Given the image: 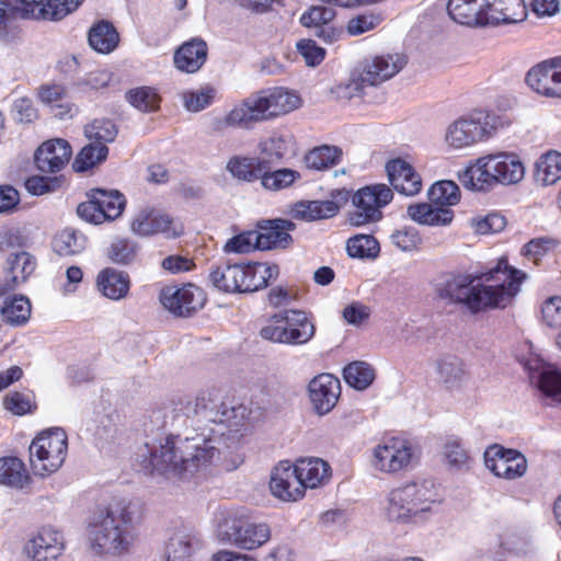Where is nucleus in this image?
Returning <instances> with one entry per match:
<instances>
[{
  "instance_id": "obj_12",
  "label": "nucleus",
  "mask_w": 561,
  "mask_h": 561,
  "mask_svg": "<svg viewBox=\"0 0 561 561\" xmlns=\"http://www.w3.org/2000/svg\"><path fill=\"white\" fill-rule=\"evenodd\" d=\"M88 199L81 202L77 213L83 220L101 225L118 218L125 209L126 198L118 191L92 188L87 193Z\"/></svg>"
},
{
  "instance_id": "obj_44",
  "label": "nucleus",
  "mask_w": 561,
  "mask_h": 561,
  "mask_svg": "<svg viewBox=\"0 0 561 561\" xmlns=\"http://www.w3.org/2000/svg\"><path fill=\"white\" fill-rule=\"evenodd\" d=\"M108 156V147L90 141L76 156L72 168L76 172H85L101 164Z\"/></svg>"
},
{
  "instance_id": "obj_21",
  "label": "nucleus",
  "mask_w": 561,
  "mask_h": 561,
  "mask_svg": "<svg viewBox=\"0 0 561 561\" xmlns=\"http://www.w3.org/2000/svg\"><path fill=\"white\" fill-rule=\"evenodd\" d=\"M341 392V381L332 374H319L308 383L309 400L318 415L331 412L336 407Z\"/></svg>"
},
{
  "instance_id": "obj_22",
  "label": "nucleus",
  "mask_w": 561,
  "mask_h": 561,
  "mask_svg": "<svg viewBox=\"0 0 561 561\" xmlns=\"http://www.w3.org/2000/svg\"><path fill=\"white\" fill-rule=\"evenodd\" d=\"M72 156L70 144L61 138L44 141L34 153V163L43 173H58L69 163Z\"/></svg>"
},
{
  "instance_id": "obj_31",
  "label": "nucleus",
  "mask_w": 561,
  "mask_h": 561,
  "mask_svg": "<svg viewBox=\"0 0 561 561\" xmlns=\"http://www.w3.org/2000/svg\"><path fill=\"white\" fill-rule=\"evenodd\" d=\"M488 26L523 22L527 16L524 0H486Z\"/></svg>"
},
{
  "instance_id": "obj_53",
  "label": "nucleus",
  "mask_w": 561,
  "mask_h": 561,
  "mask_svg": "<svg viewBox=\"0 0 561 561\" xmlns=\"http://www.w3.org/2000/svg\"><path fill=\"white\" fill-rule=\"evenodd\" d=\"M3 407L14 415H25L33 413L36 409L35 396L32 391L20 392L11 391L3 398Z\"/></svg>"
},
{
  "instance_id": "obj_24",
  "label": "nucleus",
  "mask_w": 561,
  "mask_h": 561,
  "mask_svg": "<svg viewBox=\"0 0 561 561\" xmlns=\"http://www.w3.org/2000/svg\"><path fill=\"white\" fill-rule=\"evenodd\" d=\"M386 171L392 187L407 196L417 195L423 188L421 175L414 167L402 158H394L386 163Z\"/></svg>"
},
{
  "instance_id": "obj_58",
  "label": "nucleus",
  "mask_w": 561,
  "mask_h": 561,
  "mask_svg": "<svg viewBox=\"0 0 561 561\" xmlns=\"http://www.w3.org/2000/svg\"><path fill=\"white\" fill-rule=\"evenodd\" d=\"M539 390L552 401L561 402V373L558 369H545L538 380Z\"/></svg>"
},
{
  "instance_id": "obj_52",
  "label": "nucleus",
  "mask_w": 561,
  "mask_h": 561,
  "mask_svg": "<svg viewBox=\"0 0 561 561\" xmlns=\"http://www.w3.org/2000/svg\"><path fill=\"white\" fill-rule=\"evenodd\" d=\"M346 250L352 257H376L380 247L377 239L371 234H356L346 242Z\"/></svg>"
},
{
  "instance_id": "obj_43",
  "label": "nucleus",
  "mask_w": 561,
  "mask_h": 561,
  "mask_svg": "<svg viewBox=\"0 0 561 561\" xmlns=\"http://www.w3.org/2000/svg\"><path fill=\"white\" fill-rule=\"evenodd\" d=\"M342 150L335 146L323 145L310 150L305 162L308 169L323 171L337 165L341 161Z\"/></svg>"
},
{
  "instance_id": "obj_27",
  "label": "nucleus",
  "mask_w": 561,
  "mask_h": 561,
  "mask_svg": "<svg viewBox=\"0 0 561 561\" xmlns=\"http://www.w3.org/2000/svg\"><path fill=\"white\" fill-rule=\"evenodd\" d=\"M407 65L402 54L382 55L367 64L362 73V82L377 85L397 75Z\"/></svg>"
},
{
  "instance_id": "obj_47",
  "label": "nucleus",
  "mask_w": 561,
  "mask_h": 561,
  "mask_svg": "<svg viewBox=\"0 0 561 561\" xmlns=\"http://www.w3.org/2000/svg\"><path fill=\"white\" fill-rule=\"evenodd\" d=\"M273 164L266 162V168L260 179L261 185L270 191H279L293 185L300 179V173L293 169H278L273 171Z\"/></svg>"
},
{
  "instance_id": "obj_35",
  "label": "nucleus",
  "mask_w": 561,
  "mask_h": 561,
  "mask_svg": "<svg viewBox=\"0 0 561 561\" xmlns=\"http://www.w3.org/2000/svg\"><path fill=\"white\" fill-rule=\"evenodd\" d=\"M266 161L259 157L232 156L226 165L233 179L241 182L253 183L261 179Z\"/></svg>"
},
{
  "instance_id": "obj_46",
  "label": "nucleus",
  "mask_w": 561,
  "mask_h": 561,
  "mask_svg": "<svg viewBox=\"0 0 561 561\" xmlns=\"http://www.w3.org/2000/svg\"><path fill=\"white\" fill-rule=\"evenodd\" d=\"M31 301L24 296L7 299L1 308L3 320L11 325H23L31 317Z\"/></svg>"
},
{
  "instance_id": "obj_17",
  "label": "nucleus",
  "mask_w": 561,
  "mask_h": 561,
  "mask_svg": "<svg viewBox=\"0 0 561 561\" xmlns=\"http://www.w3.org/2000/svg\"><path fill=\"white\" fill-rule=\"evenodd\" d=\"M486 468L497 478L514 480L525 474L527 460L517 449L494 444L484 451Z\"/></svg>"
},
{
  "instance_id": "obj_3",
  "label": "nucleus",
  "mask_w": 561,
  "mask_h": 561,
  "mask_svg": "<svg viewBox=\"0 0 561 561\" xmlns=\"http://www.w3.org/2000/svg\"><path fill=\"white\" fill-rule=\"evenodd\" d=\"M191 440L181 439L179 435H168L149 453L146 468L150 473H172L178 477L206 468L218 450L209 444L210 439L205 438L203 446L190 445Z\"/></svg>"
},
{
  "instance_id": "obj_9",
  "label": "nucleus",
  "mask_w": 561,
  "mask_h": 561,
  "mask_svg": "<svg viewBox=\"0 0 561 561\" xmlns=\"http://www.w3.org/2000/svg\"><path fill=\"white\" fill-rule=\"evenodd\" d=\"M68 437L62 428L54 427L38 433L28 447L30 465L41 477L56 472L65 462Z\"/></svg>"
},
{
  "instance_id": "obj_6",
  "label": "nucleus",
  "mask_w": 561,
  "mask_h": 561,
  "mask_svg": "<svg viewBox=\"0 0 561 561\" xmlns=\"http://www.w3.org/2000/svg\"><path fill=\"white\" fill-rule=\"evenodd\" d=\"M278 266L266 263L230 264L213 266L209 280L215 288L228 294L253 293L265 288L278 276Z\"/></svg>"
},
{
  "instance_id": "obj_38",
  "label": "nucleus",
  "mask_w": 561,
  "mask_h": 561,
  "mask_svg": "<svg viewBox=\"0 0 561 561\" xmlns=\"http://www.w3.org/2000/svg\"><path fill=\"white\" fill-rule=\"evenodd\" d=\"M39 100L49 105L58 118L71 116L73 104L68 101L67 89L62 84H44L38 89Z\"/></svg>"
},
{
  "instance_id": "obj_54",
  "label": "nucleus",
  "mask_w": 561,
  "mask_h": 561,
  "mask_svg": "<svg viewBox=\"0 0 561 561\" xmlns=\"http://www.w3.org/2000/svg\"><path fill=\"white\" fill-rule=\"evenodd\" d=\"M438 375L448 387L459 385L467 371L463 362L456 356H447L438 362Z\"/></svg>"
},
{
  "instance_id": "obj_51",
  "label": "nucleus",
  "mask_w": 561,
  "mask_h": 561,
  "mask_svg": "<svg viewBox=\"0 0 561 561\" xmlns=\"http://www.w3.org/2000/svg\"><path fill=\"white\" fill-rule=\"evenodd\" d=\"M8 263L14 285L26 282L36 268L35 257L25 251L12 254Z\"/></svg>"
},
{
  "instance_id": "obj_37",
  "label": "nucleus",
  "mask_w": 561,
  "mask_h": 561,
  "mask_svg": "<svg viewBox=\"0 0 561 561\" xmlns=\"http://www.w3.org/2000/svg\"><path fill=\"white\" fill-rule=\"evenodd\" d=\"M31 476L25 463L18 457H0V484L22 489L28 484Z\"/></svg>"
},
{
  "instance_id": "obj_10",
  "label": "nucleus",
  "mask_w": 561,
  "mask_h": 561,
  "mask_svg": "<svg viewBox=\"0 0 561 561\" xmlns=\"http://www.w3.org/2000/svg\"><path fill=\"white\" fill-rule=\"evenodd\" d=\"M182 405L187 417L198 416L210 423H226L236 419L238 414L249 421L256 419L251 416L252 410L243 404L228 405L221 391L216 388L199 391L194 398H187Z\"/></svg>"
},
{
  "instance_id": "obj_13",
  "label": "nucleus",
  "mask_w": 561,
  "mask_h": 561,
  "mask_svg": "<svg viewBox=\"0 0 561 561\" xmlns=\"http://www.w3.org/2000/svg\"><path fill=\"white\" fill-rule=\"evenodd\" d=\"M351 196L354 210L350 213V222L359 227L382 218L381 208L393 199V192L386 184H373L359 188Z\"/></svg>"
},
{
  "instance_id": "obj_2",
  "label": "nucleus",
  "mask_w": 561,
  "mask_h": 561,
  "mask_svg": "<svg viewBox=\"0 0 561 561\" xmlns=\"http://www.w3.org/2000/svg\"><path fill=\"white\" fill-rule=\"evenodd\" d=\"M300 104V96L286 88L262 89L234 105L222 118V124L226 127L251 129L257 123L295 111Z\"/></svg>"
},
{
  "instance_id": "obj_36",
  "label": "nucleus",
  "mask_w": 561,
  "mask_h": 561,
  "mask_svg": "<svg viewBox=\"0 0 561 561\" xmlns=\"http://www.w3.org/2000/svg\"><path fill=\"white\" fill-rule=\"evenodd\" d=\"M88 41L95 51L110 54L118 46L119 34L111 22L102 20L90 28Z\"/></svg>"
},
{
  "instance_id": "obj_11",
  "label": "nucleus",
  "mask_w": 561,
  "mask_h": 561,
  "mask_svg": "<svg viewBox=\"0 0 561 561\" xmlns=\"http://www.w3.org/2000/svg\"><path fill=\"white\" fill-rule=\"evenodd\" d=\"M219 537L244 550H254L271 539V528L265 523H253L245 515L227 516L219 525Z\"/></svg>"
},
{
  "instance_id": "obj_62",
  "label": "nucleus",
  "mask_w": 561,
  "mask_h": 561,
  "mask_svg": "<svg viewBox=\"0 0 561 561\" xmlns=\"http://www.w3.org/2000/svg\"><path fill=\"white\" fill-rule=\"evenodd\" d=\"M445 457L448 463L456 469L468 468L471 458L458 440H450L445 445Z\"/></svg>"
},
{
  "instance_id": "obj_19",
  "label": "nucleus",
  "mask_w": 561,
  "mask_h": 561,
  "mask_svg": "<svg viewBox=\"0 0 561 561\" xmlns=\"http://www.w3.org/2000/svg\"><path fill=\"white\" fill-rule=\"evenodd\" d=\"M130 229L140 237L163 234L165 238L175 239L184 233L182 224L175 222L169 215L153 208L138 211L131 220Z\"/></svg>"
},
{
  "instance_id": "obj_55",
  "label": "nucleus",
  "mask_w": 561,
  "mask_h": 561,
  "mask_svg": "<svg viewBox=\"0 0 561 561\" xmlns=\"http://www.w3.org/2000/svg\"><path fill=\"white\" fill-rule=\"evenodd\" d=\"M216 94V89L206 84L199 90H188L183 92L182 99L187 111L199 112L213 104Z\"/></svg>"
},
{
  "instance_id": "obj_49",
  "label": "nucleus",
  "mask_w": 561,
  "mask_h": 561,
  "mask_svg": "<svg viewBox=\"0 0 561 561\" xmlns=\"http://www.w3.org/2000/svg\"><path fill=\"white\" fill-rule=\"evenodd\" d=\"M346 383L357 390L368 388L375 379V370L365 362H353L343 370Z\"/></svg>"
},
{
  "instance_id": "obj_7",
  "label": "nucleus",
  "mask_w": 561,
  "mask_h": 561,
  "mask_svg": "<svg viewBox=\"0 0 561 561\" xmlns=\"http://www.w3.org/2000/svg\"><path fill=\"white\" fill-rule=\"evenodd\" d=\"M135 539L131 516L126 508H123L118 515L107 511L90 531L91 548L98 554L126 553Z\"/></svg>"
},
{
  "instance_id": "obj_23",
  "label": "nucleus",
  "mask_w": 561,
  "mask_h": 561,
  "mask_svg": "<svg viewBox=\"0 0 561 561\" xmlns=\"http://www.w3.org/2000/svg\"><path fill=\"white\" fill-rule=\"evenodd\" d=\"M64 548L62 534L51 527H42L25 546L26 553L33 561L56 560Z\"/></svg>"
},
{
  "instance_id": "obj_26",
  "label": "nucleus",
  "mask_w": 561,
  "mask_h": 561,
  "mask_svg": "<svg viewBox=\"0 0 561 561\" xmlns=\"http://www.w3.org/2000/svg\"><path fill=\"white\" fill-rule=\"evenodd\" d=\"M553 57L546 59L533 68L526 75V83L528 87L536 91L538 94L548 98H560L561 89L558 88L561 84V80H557V69H554Z\"/></svg>"
},
{
  "instance_id": "obj_1",
  "label": "nucleus",
  "mask_w": 561,
  "mask_h": 561,
  "mask_svg": "<svg viewBox=\"0 0 561 561\" xmlns=\"http://www.w3.org/2000/svg\"><path fill=\"white\" fill-rule=\"evenodd\" d=\"M526 274L500 259L496 266L481 274H453L439 290L442 297L463 304L471 312L504 309L520 290Z\"/></svg>"
},
{
  "instance_id": "obj_16",
  "label": "nucleus",
  "mask_w": 561,
  "mask_h": 561,
  "mask_svg": "<svg viewBox=\"0 0 561 561\" xmlns=\"http://www.w3.org/2000/svg\"><path fill=\"white\" fill-rule=\"evenodd\" d=\"M374 467L381 472L397 473L408 469L414 450L410 440L399 436L383 438L374 448Z\"/></svg>"
},
{
  "instance_id": "obj_5",
  "label": "nucleus",
  "mask_w": 561,
  "mask_h": 561,
  "mask_svg": "<svg viewBox=\"0 0 561 561\" xmlns=\"http://www.w3.org/2000/svg\"><path fill=\"white\" fill-rule=\"evenodd\" d=\"M524 174L525 168L517 154L496 152L476 159L459 174V180L467 188L486 191L496 184H516Z\"/></svg>"
},
{
  "instance_id": "obj_18",
  "label": "nucleus",
  "mask_w": 561,
  "mask_h": 561,
  "mask_svg": "<svg viewBox=\"0 0 561 561\" xmlns=\"http://www.w3.org/2000/svg\"><path fill=\"white\" fill-rule=\"evenodd\" d=\"M331 199L325 201H299L290 209L294 219L316 221L329 219L337 215L341 207L351 198V191L336 188L330 193Z\"/></svg>"
},
{
  "instance_id": "obj_57",
  "label": "nucleus",
  "mask_w": 561,
  "mask_h": 561,
  "mask_svg": "<svg viewBox=\"0 0 561 561\" xmlns=\"http://www.w3.org/2000/svg\"><path fill=\"white\" fill-rule=\"evenodd\" d=\"M559 245V241L551 237L534 238L522 249L523 255L533 260L535 263L550 253H553Z\"/></svg>"
},
{
  "instance_id": "obj_14",
  "label": "nucleus",
  "mask_w": 561,
  "mask_h": 561,
  "mask_svg": "<svg viewBox=\"0 0 561 561\" xmlns=\"http://www.w3.org/2000/svg\"><path fill=\"white\" fill-rule=\"evenodd\" d=\"M502 126L501 118L493 113L484 114L482 119L460 118L448 127L446 141L450 147L461 149L489 138Z\"/></svg>"
},
{
  "instance_id": "obj_59",
  "label": "nucleus",
  "mask_w": 561,
  "mask_h": 561,
  "mask_svg": "<svg viewBox=\"0 0 561 561\" xmlns=\"http://www.w3.org/2000/svg\"><path fill=\"white\" fill-rule=\"evenodd\" d=\"M390 239L393 245L407 252L417 251L422 244L421 234L414 227L398 229L391 234Z\"/></svg>"
},
{
  "instance_id": "obj_45",
  "label": "nucleus",
  "mask_w": 561,
  "mask_h": 561,
  "mask_svg": "<svg viewBox=\"0 0 561 561\" xmlns=\"http://www.w3.org/2000/svg\"><path fill=\"white\" fill-rule=\"evenodd\" d=\"M460 195L459 186L448 180L435 182L427 192L428 201L435 206L448 208L459 203Z\"/></svg>"
},
{
  "instance_id": "obj_28",
  "label": "nucleus",
  "mask_w": 561,
  "mask_h": 561,
  "mask_svg": "<svg viewBox=\"0 0 561 561\" xmlns=\"http://www.w3.org/2000/svg\"><path fill=\"white\" fill-rule=\"evenodd\" d=\"M294 228L295 224L286 219L267 220L260 225L255 239L259 243V250L287 248L293 241L289 231Z\"/></svg>"
},
{
  "instance_id": "obj_40",
  "label": "nucleus",
  "mask_w": 561,
  "mask_h": 561,
  "mask_svg": "<svg viewBox=\"0 0 561 561\" xmlns=\"http://www.w3.org/2000/svg\"><path fill=\"white\" fill-rule=\"evenodd\" d=\"M51 245L58 255L72 256L85 249L87 238L80 231L67 227L54 237Z\"/></svg>"
},
{
  "instance_id": "obj_30",
  "label": "nucleus",
  "mask_w": 561,
  "mask_h": 561,
  "mask_svg": "<svg viewBox=\"0 0 561 561\" xmlns=\"http://www.w3.org/2000/svg\"><path fill=\"white\" fill-rule=\"evenodd\" d=\"M96 289L102 296L111 300H121L128 296L131 280L125 271L115 267L102 268L95 279Z\"/></svg>"
},
{
  "instance_id": "obj_15",
  "label": "nucleus",
  "mask_w": 561,
  "mask_h": 561,
  "mask_svg": "<svg viewBox=\"0 0 561 561\" xmlns=\"http://www.w3.org/2000/svg\"><path fill=\"white\" fill-rule=\"evenodd\" d=\"M159 301L170 313L180 318H190L204 308L206 293L193 283L168 285L159 293Z\"/></svg>"
},
{
  "instance_id": "obj_64",
  "label": "nucleus",
  "mask_w": 561,
  "mask_h": 561,
  "mask_svg": "<svg viewBox=\"0 0 561 561\" xmlns=\"http://www.w3.org/2000/svg\"><path fill=\"white\" fill-rule=\"evenodd\" d=\"M167 561H190L192 556V546L188 540L173 537L170 539L165 549Z\"/></svg>"
},
{
  "instance_id": "obj_4",
  "label": "nucleus",
  "mask_w": 561,
  "mask_h": 561,
  "mask_svg": "<svg viewBox=\"0 0 561 561\" xmlns=\"http://www.w3.org/2000/svg\"><path fill=\"white\" fill-rule=\"evenodd\" d=\"M442 501L439 488L433 479L410 481L389 492L387 516L399 524L422 523Z\"/></svg>"
},
{
  "instance_id": "obj_50",
  "label": "nucleus",
  "mask_w": 561,
  "mask_h": 561,
  "mask_svg": "<svg viewBox=\"0 0 561 561\" xmlns=\"http://www.w3.org/2000/svg\"><path fill=\"white\" fill-rule=\"evenodd\" d=\"M260 158L268 164L279 163L289 148V140L282 135H273L259 142Z\"/></svg>"
},
{
  "instance_id": "obj_42",
  "label": "nucleus",
  "mask_w": 561,
  "mask_h": 561,
  "mask_svg": "<svg viewBox=\"0 0 561 561\" xmlns=\"http://www.w3.org/2000/svg\"><path fill=\"white\" fill-rule=\"evenodd\" d=\"M125 99L133 107L142 113L157 112L162 101L158 90L149 85L128 90L125 94Z\"/></svg>"
},
{
  "instance_id": "obj_56",
  "label": "nucleus",
  "mask_w": 561,
  "mask_h": 561,
  "mask_svg": "<svg viewBox=\"0 0 561 561\" xmlns=\"http://www.w3.org/2000/svg\"><path fill=\"white\" fill-rule=\"evenodd\" d=\"M65 176L32 175L26 179L24 185L26 191L35 196L53 193L61 188Z\"/></svg>"
},
{
  "instance_id": "obj_60",
  "label": "nucleus",
  "mask_w": 561,
  "mask_h": 561,
  "mask_svg": "<svg viewBox=\"0 0 561 561\" xmlns=\"http://www.w3.org/2000/svg\"><path fill=\"white\" fill-rule=\"evenodd\" d=\"M256 231H244L231 239L225 244L226 252L232 253H250L254 250H259V243L256 242Z\"/></svg>"
},
{
  "instance_id": "obj_48",
  "label": "nucleus",
  "mask_w": 561,
  "mask_h": 561,
  "mask_svg": "<svg viewBox=\"0 0 561 561\" xmlns=\"http://www.w3.org/2000/svg\"><path fill=\"white\" fill-rule=\"evenodd\" d=\"M118 128L116 124L110 118H94L91 123L84 126V135L89 141L95 144L113 142L117 136Z\"/></svg>"
},
{
  "instance_id": "obj_39",
  "label": "nucleus",
  "mask_w": 561,
  "mask_h": 561,
  "mask_svg": "<svg viewBox=\"0 0 561 561\" xmlns=\"http://www.w3.org/2000/svg\"><path fill=\"white\" fill-rule=\"evenodd\" d=\"M561 179V152L550 150L540 156L535 164V180L543 186Z\"/></svg>"
},
{
  "instance_id": "obj_29",
  "label": "nucleus",
  "mask_w": 561,
  "mask_h": 561,
  "mask_svg": "<svg viewBox=\"0 0 561 561\" xmlns=\"http://www.w3.org/2000/svg\"><path fill=\"white\" fill-rule=\"evenodd\" d=\"M449 16L458 24L469 27L488 26L486 0H449L447 3Z\"/></svg>"
},
{
  "instance_id": "obj_63",
  "label": "nucleus",
  "mask_w": 561,
  "mask_h": 561,
  "mask_svg": "<svg viewBox=\"0 0 561 561\" xmlns=\"http://www.w3.org/2000/svg\"><path fill=\"white\" fill-rule=\"evenodd\" d=\"M335 16V12L325 7H311L307 12H305L300 22L306 27H319L323 24L329 23Z\"/></svg>"
},
{
  "instance_id": "obj_32",
  "label": "nucleus",
  "mask_w": 561,
  "mask_h": 561,
  "mask_svg": "<svg viewBox=\"0 0 561 561\" xmlns=\"http://www.w3.org/2000/svg\"><path fill=\"white\" fill-rule=\"evenodd\" d=\"M83 0H21L23 10L33 16L60 20L75 11Z\"/></svg>"
},
{
  "instance_id": "obj_61",
  "label": "nucleus",
  "mask_w": 561,
  "mask_h": 561,
  "mask_svg": "<svg viewBox=\"0 0 561 561\" xmlns=\"http://www.w3.org/2000/svg\"><path fill=\"white\" fill-rule=\"evenodd\" d=\"M541 321L549 328H561V296L548 297L541 304Z\"/></svg>"
},
{
  "instance_id": "obj_8",
  "label": "nucleus",
  "mask_w": 561,
  "mask_h": 561,
  "mask_svg": "<svg viewBox=\"0 0 561 561\" xmlns=\"http://www.w3.org/2000/svg\"><path fill=\"white\" fill-rule=\"evenodd\" d=\"M316 333L312 317L304 310L283 309L270 316L260 329L259 335L273 343L302 345Z\"/></svg>"
},
{
  "instance_id": "obj_34",
  "label": "nucleus",
  "mask_w": 561,
  "mask_h": 561,
  "mask_svg": "<svg viewBox=\"0 0 561 561\" xmlns=\"http://www.w3.org/2000/svg\"><path fill=\"white\" fill-rule=\"evenodd\" d=\"M295 467L305 491L324 484L331 477V467L320 458L299 459Z\"/></svg>"
},
{
  "instance_id": "obj_20",
  "label": "nucleus",
  "mask_w": 561,
  "mask_h": 561,
  "mask_svg": "<svg viewBox=\"0 0 561 561\" xmlns=\"http://www.w3.org/2000/svg\"><path fill=\"white\" fill-rule=\"evenodd\" d=\"M270 490L275 497L285 502H296L306 495L295 463L289 460H282L273 468L270 478Z\"/></svg>"
},
{
  "instance_id": "obj_25",
  "label": "nucleus",
  "mask_w": 561,
  "mask_h": 561,
  "mask_svg": "<svg viewBox=\"0 0 561 561\" xmlns=\"http://www.w3.org/2000/svg\"><path fill=\"white\" fill-rule=\"evenodd\" d=\"M208 45L201 37L182 43L173 54L174 67L184 73H196L206 64Z\"/></svg>"
},
{
  "instance_id": "obj_33",
  "label": "nucleus",
  "mask_w": 561,
  "mask_h": 561,
  "mask_svg": "<svg viewBox=\"0 0 561 561\" xmlns=\"http://www.w3.org/2000/svg\"><path fill=\"white\" fill-rule=\"evenodd\" d=\"M408 216L424 226H447L454 219V210L448 207L435 206L432 202L414 203L408 206Z\"/></svg>"
},
{
  "instance_id": "obj_41",
  "label": "nucleus",
  "mask_w": 561,
  "mask_h": 561,
  "mask_svg": "<svg viewBox=\"0 0 561 561\" xmlns=\"http://www.w3.org/2000/svg\"><path fill=\"white\" fill-rule=\"evenodd\" d=\"M139 244L125 237L115 238L106 249V257L116 265H130L139 254Z\"/></svg>"
}]
</instances>
